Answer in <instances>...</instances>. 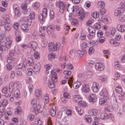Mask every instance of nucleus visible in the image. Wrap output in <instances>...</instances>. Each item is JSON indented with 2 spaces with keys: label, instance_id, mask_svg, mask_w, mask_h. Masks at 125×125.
Instances as JSON below:
<instances>
[{
  "label": "nucleus",
  "instance_id": "obj_1",
  "mask_svg": "<svg viewBox=\"0 0 125 125\" xmlns=\"http://www.w3.org/2000/svg\"><path fill=\"white\" fill-rule=\"evenodd\" d=\"M37 100L35 98L33 99L31 101V104L33 106L34 110L35 111V114L37 115L40 111L41 105L40 104H37Z\"/></svg>",
  "mask_w": 125,
  "mask_h": 125
},
{
  "label": "nucleus",
  "instance_id": "obj_2",
  "mask_svg": "<svg viewBox=\"0 0 125 125\" xmlns=\"http://www.w3.org/2000/svg\"><path fill=\"white\" fill-rule=\"evenodd\" d=\"M49 45L48 49L51 52L57 51V49H59L60 47L59 44L57 43H56L54 45L52 43L49 44Z\"/></svg>",
  "mask_w": 125,
  "mask_h": 125
},
{
  "label": "nucleus",
  "instance_id": "obj_3",
  "mask_svg": "<svg viewBox=\"0 0 125 125\" xmlns=\"http://www.w3.org/2000/svg\"><path fill=\"white\" fill-rule=\"evenodd\" d=\"M41 68V64L38 62L34 63L33 70L34 73L35 74H38Z\"/></svg>",
  "mask_w": 125,
  "mask_h": 125
},
{
  "label": "nucleus",
  "instance_id": "obj_4",
  "mask_svg": "<svg viewBox=\"0 0 125 125\" xmlns=\"http://www.w3.org/2000/svg\"><path fill=\"white\" fill-rule=\"evenodd\" d=\"M78 14L81 16L79 17V19L82 20L84 18L86 17L88 14V13L87 12H84V10H79L78 11Z\"/></svg>",
  "mask_w": 125,
  "mask_h": 125
},
{
  "label": "nucleus",
  "instance_id": "obj_5",
  "mask_svg": "<svg viewBox=\"0 0 125 125\" xmlns=\"http://www.w3.org/2000/svg\"><path fill=\"white\" fill-rule=\"evenodd\" d=\"M95 67L97 70L101 71L104 70V66L103 63L97 62L95 64Z\"/></svg>",
  "mask_w": 125,
  "mask_h": 125
},
{
  "label": "nucleus",
  "instance_id": "obj_6",
  "mask_svg": "<svg viewBox=\"0 0 125 125\" xmlns=\"http://www.w3.org/2000/svg\"><path fill=\"white\" fill-rule=\"evenodd\" d=\"M116 32L115 29L114 28H112L111 29V31L110 32L107 31L105 33V35L107 37H112L114 35Z\"/></svg>",
  "mask_w": 125,
  "mask_h": 125
},
{
  "label": "nucleus",
  "instance_id": "obj_7",
  "mask_svg": "<svg viewBox=\"0 0 125 125\" xmlns=\"http://www.w3.org/2000/svg\"><path fill=\"white\" fill-rule=\"evenodd\" d=\"M111 104L113 107L115 108L117 107L118 105L116 98L115 96H113L111 97Z\"/></svg>",
  "mask_w": 125,
  "mask_h": 125
},
{
  "label": "nucleus",
  "instance_id": "obj_8",
  "mask_svg": "<svg viewBox=\"0 0 125 125\" xmlns=\"http://www.w3.org/2000/svg\"><path fill=\"white\" fill-rule=\"evenodd\" d=\"M27 65L26 62L22 63L19 64L16 67L17 69H21L23 71H24L27 67Z\"/></svg>",
  "mask_w": 125,
  "mask_h": 125
},
{
  "label": "nucleus",
  "instance_id": "obj_9",
  "mask_svg": "<svg viewBox=\"0 0 125 125\" xmlns=\"http://www.w3.org/2000/svg\"><path fill=\"white\" fill-rule=\"evenodd\" d=\"M98 87L99 84L98 83L96 82L93 83L92 88L94 92L96 93L98 91L99 89Z\"/></svg>",
  "mask_w": 125,
  "mask_h": 125
},
{
  "label": "nucleus",
  "instance_id": "obj_10",
  "mask_svg": "<svg viewBox=\"0 0 125 125\" xmlns=\"http://www.w3.org/2000/svg\"><path fill=\"white\" fill-rule=\"evenodd\" d=\"M123 9L122 8H119V7L116 8L114 14L115 16H118L122 14L123 11Z\"/></svg>",
  "mask_w": 125,
  "mask_h": 125
},
{
  "label": "nucleus",
  "instance_id": "obj_11",
  "mask_svg": "<svg viewBox=\"0 0 125 125\" xmlns=\"http://www.w3.org/2000/svg\"><path fill=\"white\" fill-rule=\"evenodd\" d=\"M100 94L102 97L106 98L108 96V91L105 88H103Z\"/></svg>",
  "mask_w": 125,
  "mask_h": 125
},
{
  "label": "nucleus",
  "instance_id": "obj_12",
  "mask_svg": "<svg viewBox=\"0 0 125 125\" xmlns=\"http://www.w3.org/2000/svg\"><path fill=\"white\" fill-rule=\"evenodd\" d=\"M89 98L91 102L94 103L96 101V97L95 94H91L89 97Z\"/></svg>",
  "mask_w": 125,
  "mask_h": 125
},
{
  "label": "nucleus",
  "instance_id": "obj_13",
  "mask_svg": "<svg viewBox=\"0 0 125 125\" xmlns=\"http://www.w3.org/2000/svg\"><path fill=\"white\" fill-rule=\"evenodd\" d=\"M117 28L119 31L123 32L125 30V25L122 24H119L117 25Z\"/></svg>",
  "mask_w": 125,
  "mask_h": 125
},
{
  "label": "nucleus",
  "instance_id": "obj_14",
  "mask_svg": "<svg viewBox=\"0 0 125 125\" xmlns=\"http://www.w3.org/2000/svg\"><path fill=\"white\" fill-rule=\"evenodd\" d=\"M54 30V28L52 25L49 26L46 29L47 33L49 35L51 34L53 32Z\"/></svg>",
  "mask_w": 125,
  "mask_h": 125
},
{
  "label": "nucleus",
  "instance_id": "obj_15",
  "mask_svg": "<svg viewBox=\"0 0 125 125\" xmlns=\"http://www.w3.org/2000/svg\"><path fill=\"white\" fill-rule=\"evenodd\" d=\"M66 10L68 12H71L72 11L73 12L74 11V7L73 6L71 5L70 4H68L67 5Z\"/></svg>",
  "mask_w": 125,
  "mask_h": 125
},
{
  "label": "nucleus",
  "instance_id": "obj_16",
  "mask_svg": "<svg viewBox=\"0 0 125 125\" xmlns=\"http://www.w3.org/2000/svg\"><path fill=\"white\" fill-rule=\"evenodd\" d=\"M37 46V43L36 41L32 42L29 43L28 44L29 47H32L33 49H35Z\"/></svg>",
  "mask_w": 125,
  "mask_h": 125
},
{
  "label": "nucleus",
  "instance_id": "obj_17",
  "mask_svg": "<svg viewBox=\"0 0 125 125\" xmlns=\"http://www.w3.org/2000/svg\"><path fill=\"white\" fill-rule=\"evenodd\" d=\"M118 20L121 22H124L125 20V15L123 13H122L119 15L118 16Z\"/></svg>",
  "mask_w": 125,
  "mask_h": 125
},
{
  "label": "nucleus",
  "instance_id": "obj_18",
  "mask_svg": "<svg viewBox=\"0 0 125 125\" xmlns=\"http://www.w3.org/2000/svg\"><path fill=\"white\" fill-rule=\"evenodd\" d=\"M86 52V51L85 50L83 49L78 50L77 51V52L80 54V55L79 56V58H81L84 54Z\"/></svg>",
  "mask_w": 125,
  "mask_h": 125
},
{
  "label": "nucleus",
  "instance_id": "obj_19",
  "mask_svg": "<svg viewBox=\"0 0 125 125\" xmlns=\"http://www.w3.org/2000/svg\"><path fill=\"white\" fill-rule=\"evenodd\" d=\"M56 57V55L54 53H52L49 54L48 58L50 61H52L54 59V58Z\"/></svg>",
  "mask_w": 125,
  "mask_h": 125
},
{
  "label": "nucleus",
  "instance_id": "obj_20",
  "mask_svg": "<svg viewBox=\"0 0 125 125\" xmlns=\"http://www.w3.org/2000/svg\"><path fill=\"white\" fill-rule=\"evenodd\" d=\"M82 84L81 82H79L78 81H77L76 82L74 83L73 84V87L74 89H77Z\"/></svg>",
  "mask_w": 125,
  "mask_h": 125
},
{
  "label": "nucleus",
  "instance_id": "obj_21",
  "mask_svg": "<svg viewBox=\"0 0 125 125\" xmlns=\"http://www.w3.org/2000/svg\"><path fill=\"white\" fill-rule=\"evenodd\" d=\"M46 17L44 16L41 14H40L38 16V19L39 21L42 24L44 21L45 18Z\"/></svg>",
  "mask_w": 125,
  "mask_h": 125
},
{
  "label": "nucleus",
  "instance_id": "obj_22",
  "mask_svg": "<svg viewBox=\"0 0 125 125\" xmlns=\"http://www.w3.org/2000/svg\"><path fill=\"white\" fill-rule=\"evenodd\" d=\"M54 109L53 108H51L50 110V114L53 117H54L55 116L56 112V107H54Z\"/></svg>",
  "mask_w": 125,
  "mask_h": 125
},
{
  "label": "nucleus",
  "instance_id": "obj_23",
  "mask_svg": "<svg viewBox=\"0 0 125 125\" xmlns=\"http://www.w3.org/2000/svg\"><path fill=\"white\" fill-rule=\"evenodd\" d=\"M21 28L24 32H27L28 30V25L26 24H23L21 25Z\"/></svg>",
  "mask_w": 125,
  "mask_h": 125
},
{
  "label": "nucleus",
  "instance_id": "obj_24",
  "mask_svg": "<svg viewBox=\"0 0 125 125\" xmlns=\"http://www.w3.org/2000/svg\"><path fill=\"white\" fill-rule=\"evenodd\" d=\"M33 9L35 10H38L40 6V5L39 2H36L33 4Z\"/></svg>",
  "mask_w": 125,
  "mask_h": 125
},
{
  "label": "nucleus",
  "instance_id": "obj_25",
  "mask_svg": "<svg viewBox=\"0 0 125 125\" xmlns=\"http://www.w3.org/2000/svg\"><path fill=\"white\" fill-rule=\"evenodd\" d=\"M81 97L78 95H74L73 96V100L79 103L81 100Z\"/></svg>",
  "mask_w": 125,
  "mask_h": 125
},
{
  "label": "nucleus",
  "instance_id": "obj_26",
  "mask_svg": "<svg viewBox=\"0 0 125 125\" xmlns=\"http://www.w3.org/2000/svg\"><path fill=\"white\" fill-rule=\"evenodd\" d=\"M45 67L46 68V72L48 74H49L50 73H52V70L51 69V67H50V66L49 64H47L45 66Z\"/></svg>",
  "mask_w": 125,
  "mask_h": 125
},
{
  "label": "nucleus",
  "instance_id": "obj_27",
  "mask_svg": "<svg viewBox=\"0 0 125 125\" xmlns=\"http://www.w3.org/2000/svg\"><path fill=\"white\" fill-rule=\"evenodd\" d=\"M97 5L98 8H103L105 6V3L103 1H100L98 3Z\"/></svg>",
  "mask_w": 125,
  "mask_h": 125
},
{
  "label": "nucleus",
  "instance_id": "obj_28",
  "mask_svg": "<svg viewBox=\"0 0 125 125\" xmlns=\"http://www.w3.org/2000/svg\"><path fill=\"white\" fill-rule=\"evenodd\" d=\"M61 14H63L65 10H66V5L64 4L62 6H61L59 8Z\"/></svg>",
  "mask_w": 125,
  "mask_h": 125
},
{
  "label": "nucleus",
  "instance_id": "obj_29",
  "mask_svg": "<svg viewBox=\"0 0 125 125\" xmlns=\"http://www.w3.org/2000/svg\"><path fill=\"white\" fill-rule=\"evenodd\" d=\"M65 19V20H68L71 21L73 19L72 15L70 14H65L64 16Z\"/></svg>",
  "mask_w": 125,
  "mask_h": 125
},
{
  "label": "nucleus",
  "instance_id": "obj_30",
  "mask_svg": "<svg viewBox=\"0 0 125 125\" xmlns=\"http://www.w3.org/2000/svg\"><path fill=\"white\" fill-rule=\"evenodd\" d=\"M109 118V116L108 115L105 113H102L100 115V118L102 119H107Z\"/></svg>",
  "mask_w": 125,
  "mask_h": 125
},
{
  "label": "nucleus",
  "instance_id": "obj_31",
  "mask_svg": "<svg viewBox=\"0 0 125 125\" xmlns=\"http://www.w3.org/2000/svg\"><path fill=\"white\" fill-rule=\"evenodd\" d=\"M52 80L55 82H57V80L56 73H52Z\"/></svg>",
  "mask_w": 125,
  "mask_h": 125
},
{
  "label": "nucleus",
  "instance_id": "obj_32",
  "mask_svg": "<svg viewBox=\"0 0 125 125\" xmlns=\"http://www.w3.org/2000/svg\"><path fill=\"white\" fill-rule=\"evenodd\" d=\"M20 92L18 89H17L14 92V95L15 97L18 98L21 97L20 94Z\"/></svg>",
  "mask_w": 125,
  "mask_h": 125
},
{
  "label": "nucleus",
  "instance_id": "obj_33",
  "mask_svg": "<svg viewBox=\"0 0 125 125\" xmlns=\"http://www.w3.org/2000/svg\"><path fill=\"white\" fill-rule=\"evenodd\" d=\"M35 124L37 125H42V122L40 118H38L35 120Z\"/></svg>",
  "mask_w": 125,
  "mask_h": 125
},
{
  "label": "nucleus",
  "instance_id": "obj_34",
  "mask_svg": "<svg viewBox=\"0 0 125 125\" xmlns=\"http://www.w3.org/2000/svg\"><path fill=\"white\" fill-rule=\"evenodd\" d=\"M64 4V2L59 0L56 2V6L57 7L60 8L61 6H62Z\"/></svg>",
  "mask_w": 125,
  "mask_h": 125
},
{
  "label": "nucleus",
  "instance_id": "obj_35",
  "mask_svg": "<svg viewBox=\"0 0 125 125\" xmlns=\"http://www.w3.org/2000/svg\"><path fill=\"white\" fill-rule=\"evenodd\" d=\"M11 40L5 42V45L7 48H10L11 46Z\"/></svg>",
  "mask_w": 125,
  "mask_h": 125
},
{
  "label": "nucleus",
  "instance_id": "obj_36",
  "mask_svg": "<svg viewBox=\"0 0 125 125\" xmlns=\"http://www.w3.org/2000/svg\"><path fill=\"white\" fill-rule=\"evenodd\" d=\"M107 99L103 98H101L99 101V104L100 105L105 104L106 103Z\"/></svg>",
  "mask_w": 125,
  "mask_h": 125
},
{
  "label": "nucleus",
  "instance_id": "obj_37",
  "mask_svg": "<svg viewBox=\"0 0 125 125\" xmlns=\"http://www.w3.org/2000/svg\"><path fill=\"white\" fill-rule=\"evenodd\" d=\"M110 42L111 44H113L114 46H119L120 44L119 43L114 41L112 39L111 40Z\"/></svg>",
  "mask_w": 125,
  "mask_h": 125
},
{
  "label": "nucleus",
  "instance_id": "obj_38",
  "mask_svg": "<svg viewBox=\"0 0 125 125\" xmlns=\"http://www.w3.org/2000/svg\"><path fill=\"white\" fill-rule=\"evenodd\" d=\"M89 90V86L87 85H85L83 87L82 91L84 92H87Z\"/></svg>",
  "mask_w": 125,
  "mask_h": 125
},
{
  "label": "nucleus",
  "instance_id": "obj_39",
  "mask_svg": "<svg viewBox=\"0 0 125 125\" xmlns=\"http://www.w3.org/2000/svg\"><path fill=\"white\" fill-rule=\"evenodd\" d=\"M88 29V31L90 34H92V36H94L95 35V31L94 29H93L91 27V29L89 28Z\"/></svg>",
  "mask_w": 125,
  "mask_h": 125
},
{
  "label": "nucleus",
  "instance_id": "obj_40",
  "mask_svg": "<svg viewBox=\"0 0 125 125\" xmlns=\"http://www.w3.org/2000/svg\"><path fill=\"white\" fill-rule=\"evenodd\" d=\"M54 82L52 80L49 83H48V86L49 88H52L55 87V85L54 83Z\"/></svg>",
  "mask_w": 125,
  "mask_h": 125
},
{
  "label": "nucleus",
  "instance_id": "obj_41",
  "mask_svg": "<svg viewBox=\"0 0 125 125\" xmlns=\"http://www.w3.org/2000/svg\"><path fill=\"white\" fill-rule=\"evenodd\" d=\"M99 21L103 22L104 23H106L108 21L107 19L105 18V16H103L102 17L101 19H99Z\"/></svg>",
  "mask_w": 125,
  "mask_h": 125
},
{
  "label": "nucleus",
  "instance_id": "obj_42",
  "mask_svg": "<svg viewBox=\"0 0 125 125\" xmlns=\"http://www.w3.org/2000/svg\"><path fill=\"white\" fill-rule=\"evenodd\" d=\"M5 35L3 33H2L0 35V41L2 42V41L3 40V42H5Z\"/></svg>",
  "mask_w": 125,
  "mask_h": 125
},
{
  "label": "nucleus",
  "instance_id": "obj_43",
  "mask_svg": "<svg viewBox=\"0 0 125 125\" xmlns=\"http://www.w3.org/2000/svg\"><path fill=\"white\" fill-rule=\"evenodd\" d=\"M39 36L42 39H43L45 36V34L43 31H40L39 33Z\"/></svg>",
  "mask_w": 125,
  "mask_h": 125
},
{
  "label": "nucleus",
  "instance_id": "obj_44",
  "mask_svg": "<svg viewBox=\"0 0 125 125\" xmlns=\"http://www.w3.org/2000/svg\"><path fill=\"white\" fill-rule=\"evenodd\" d=\"M32 70L31 68L28 69L26 71L27 74L28 76H30L32 74Z\"/></svg>",
  "mask_w": 125,
  "mask_h": 125
},
{
  "label": "nucleus",
  "instance_id": "obj_45",
  "mask_svg": "<svg viewBox=\"0 0 125 125\" xmlns=\"http://www.w3.org/2000/svg\"><path fill=\"white\" fill-rule=\"evenodd\" d=\"M44 99L45 100V103H47L49 102V98L48 94H45L43 97Z\"/></svg>",
  "mask_w": 125,
  "mask_h": 125
},
{
  "label": "nucleus",
  "instance_id": "obj_46",
  "mask_svg": "<svg viewBox=\"0 0 125 125\" xmlns=\"http://www.w3.org/2000/svg\"><path fill=\"white\" fill-rule=\"evenodd\" d=\"M94 28L95 29L99 30L101 28V25L99 24L96 23L94 25Z\"/></svg>",
  "mask_w": 125,
  "mask_h": 125
},
{
  "label": "nucleus",
  "instance_id": "obj_47",
  "mask_svg": "<svg viewBox=\"0 0 125 125\" xmlns=\"http://www.w3.org/2000/svg\"><path fill=\"white\" fill-rule=\"evenodd\" d=\"M84 42L82 43L80 45L81 48L83 49L86 48L87 46V43H88V42Z\"/></svg>",
  "mask_w": 125,
  "mask_h": 125
},
{
  "label": "nucleus",
  "instance_id": "obj_48",
  "mask_svg": "<svg viewBox=\"0 0 125 125\" xmlns=\"http://www.w3.org/2000/svg\"><path fill=\"white\" fill-rule=\"evenodd\" d=\"M85 120L88 123L91 122L92 119L90 118V116L89 115H86L85 117Z\"/></svg>",
  "mask_w": 125,
  "mask_h": 125
},
{
  "label": "nucleus",
  "instance_id": "obj_49",
  "mask_svg": "<svg viewBox=\"0 0 125 125\" xmlns=\"http://www.w3.org/2000/svg\"><path fill=\"white\" fill-rule=\"evenodd\" d=\"M42 15H43L44 16L46 17L47 14V10L46 8H45L43 9L42 10Z\"/></svg>",
  "mask_w": 125,
  "mask_h": 125
},
{
  "label": "nucleus",
  "instance_id": "obj_50",
  "mask_svg": "<svg viewBox=\"0 0 125 125\" xmlns=\"http://www.w3.org/2000/svg\"><path fill=\"white\" fill-rule=\"evenodd\" d=\"M73 77H71L68 80V83L70 87L71 88H72V84L73 83Z\"/></svg>",
  "mask_w": 125,
  "mask_h": 125
},
{
  "label": "nucleus",
  "instance_id": "obj_51",
  "mask_svg": "<svg viewBox=\"0 0 125 125\" xmlns=\"http://www.w3.org/2000/svg\"><path fill=\"white\" fill-rule=\"evenodd\" d=\"M115 91L117 93H120L122 92V89L120 86H117L115 88Z\"/></svg>",
  "mask_w": 125,
  "mask_h": 125
},
{
  "label": "nucleus",
  "instance_id": "obj_52",
  "mask_svg": "<svg viewBox=\"0 0 125 125\" xmlns=\"http://www.w3.org/2000/svg\"><path fill=\"white\" fill-rule=\"evenodd\" d=\"M39 54L37 52H35L33 54V57L34 58L36 59H38L40 58Z\"/></svg>",
  "mask_w": 125,
  "mask_h": 125
},
{
  "label": "nucleus",
  "instance_id": "obj_53",
  "mask_svg": "<svg viewBox=\"0 0 125 125\" xmlns=\"http://www.w3.org/2000/svg\"><path fill=\"white\" fill-rule=\"evenodd\" d=\"M93 115H99L101 113L100 111V110H97L95 109H93Z\"/></svg>",
  "mask_w": 125,
  "mask_h": 125
},
{
  "label": "nucleus",
  "instance_id": "obj_54",
  "mask_svg": "<svg viewBox=\"0 0 125 125\" xmlns=\"http://www.w3.org/2000/svg\"><path fill=\"white\" fill-rule=\"evenodd\" d=\"M28 64L30 66H32L34 64L33 59L31 58H29L28 59Z\"/></svg>",
  "mask_w": 125,
  "mask_h": 125
},
{
  "label": "nucleus",
  "instance_id": "obj_55",
  "mask_svg": "<svg viewBox=\"0 0 125 125\" xmlns=\"http://www.w3.org/2000/svg\"><path fill=\"white\" fill-rule=\"evenodd\" d=\"M76 111L77 112L78 114L80 115H82L83 112V111L81 109L80 107H76Z\"/></svg>",
  "mask_w": 125,
  "mask_h": 125
},
{
  "label": "nucleus",
  "instance_id": "obj_56",
  "mask_svg": "<svg viewBox=\"0 0 125 125\" xmlns=\"http://www.w3.org/2000/svg\"><path fill=\"white\" fill-rule=\"evenodd\" d=\"M78 22L77 19H73L72 22V25H77L78 24Z\"/></svg>",
  "mask_w": 125,
  "mask_h": 125
},
{
  "label": "nucleus",
  "instance_id": "obj_57",
  "mask_svg": "<svg viewBox=\"0 0 125 125\" xmlns=\"http://www.w3.org/2000/svg\"><path fill=\"white\" fill-rule=\"evenodd\" d=\"M4 28L7 31H9L10 29V28L9 26V24L5 23V24Z\"/></svg>",
  "mask_w": 125,
  "mask_h": 125
},
{
  "label": "nucleus",
  "instance_id": "obj_58",
  "mask_svg": "<svg viewBox=\"0 0 125 125\" xmlns=\"http://www.w3.org/2000/svg\"><path fill=\"white\" fill-rule=\"evenodd\" d=\"M54 18V12L53 10L50 11V19H52Z\"/></svg>",
  "mask_w": 125,
  "mask_h": 125
},
{
  "label": "nucleus",
  "instance_id": "obj_59",
  "mask_svg": "<svg viewBox=\"0 0 125 125\" xmlns=\"http://www.w3.org/2000/svg\"><path fill=\"white\" fill-rule=\"evenodd\" d=\"M99 37V42L100 43L104 42L105 40V38L104 37L102 36Z\"/></svg>",
  "mask_w": 125,
  "mask_h": 125
},
{
  "label": "nucleus",
  "instance_id": "obj_60",
  "mask_svg": "<svg viewBox=\"0 0 125 125\" xmlns=\"http://www.w3.org/2000/svg\"><path fill=\"white\" fill-rule=\"evenodd\" d=\"M94 51V48L92 47L89 48V49L88 53L89 54H91L93 53Z\"/></svg>",
  "mask_w": 125,
  "mask_h": 125
},
{
  "label": "nucleus",
  "instance_id": "obj_61",
  "mask_svg": "<svg viewBox=\"0 0 125 125\" xmlns=\"http://www.w3.org/2000/svg\"><path fill=\"white\" fill-rule=\"evenodd\" d=\"M78 104L82 107H84L86 105V103L83 101H81V100L78 103Z\"/></svg>",
  "mask_w": 125,
  "mask_h": 125
},
{
  "label": "nucleus",
  "instance_id": "obj_62",
  "mask_svg": "<svg viewBox=\"0 0 125 125\" xmlns=\"http://www.w3.org/2000/svg\"><path fill=\"white\" fill-rule=\"evenodd\" d=\"M90 43L92 45V46H96L98 44V42L97 41H93Z\"/></svg>",
  "mask_w": 125,
  "mask_h": 125
},
{
  "label": "nucleus",
  "instance_id": "obj_63",
  "mask_svg": "<svg viewBox=\"0 0 125 125\" xmlns=\"http://www.w3.org/2000/svg\"><path fill=\"white\" fill-rule=\"evenodd\" d=\"M34 115L32 114H31L29 115L28 116V119H29L30 120H32L34 118Z\"/></svg>",
  "mask_w": 125,
  "mask_h": 125
},
{
  "label": "nucleus",
  "instance_id": "obj_64",
  "mask_svg": "<svg viewBox=\"0 0 125 125\" xmlns=\"http://www.w3.org/2000/svg\"><path fill=\"white\" fill-rule=\"evenodd\" d=\"M6 67L8 70H10L12 69L13 66L11 65L10 64H8L6 65Z\"/></svg>",
  "mask_w": 125,
  "mask_h": 125
}]
</instances>
